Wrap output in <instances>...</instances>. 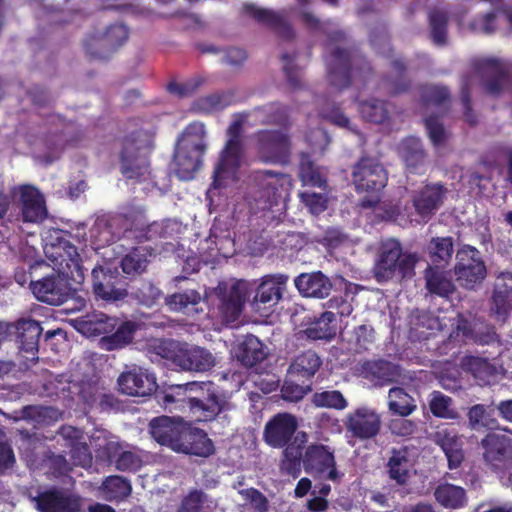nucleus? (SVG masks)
I'll return each mask as SVG.
<instances>
[{"instance_id":"obj_27","label":"nucleus","mask_w":512,"mask_h":512,"mask_svg":"<svg viewBox=\"0 0 512 512\" xmlns=\"http://www.w3.org/2000/svg\"><path fill=\"white\" fill-rule=\"evenodd\" d=\"M176 452L208 457L214 453V445L203 430L185 426Z\"/></svg>"},{"instance_id":"obj_22","label":"nucleus","mask_w":512,"mask_h":512,"mask_svg":"<svg viewBox=\"0 0 512 512\" xmlns=\"http://www.w3.org/2000/svg\"><path fill=\"white\" fill-rule=\"evenodd\" d=\"M149 426L150 433L155 441L176 452L185 429V423L182 417H156L150 421Z\"/></svg>"},{"instance_id":"obj_56","label":"nucleus","mask_w":512,"mask_h":512,"mask_svg":"<svg viewBox=\"0 0 512 512\" xmlns=\"http://www.w3.org/2000/svg\"><path fill=\"white\" fill-rule=\"evenodd\" d=\"M430 35L433 43L443 46L447 43L448 15L446 12L434 9L429 13Z\"/></svg>"},{"instance_id":"obj_15","label":"nucleus","mask_w":512,"mask_h":512,"mask_svg":"<svg viewBox=\"0 0 512 512\" xmlns=\"http://www.w3.org/2000/svg\"><path fill=\"white\" fill-rule=\"evenodd\" d=\"M39 512H79L81 498L64 488L50 487L33 498Z\"/></svg>"},{"instance_id":"obj_16","label":"nucleus","mask_w":512,"mask_h":512,"mask_svg":"<svg viewBox=\"0 0 512 512\" xmlns=\"http://www.w3.org/2000/svg\"><path fill=\"white\" fill-rule=\"evenodd\" d=\"M214 294L218 300L217 309L222 322L233 324L238 321L245 304V293L238 284L228 286L220 282L214 288Z\"/></svg>"},{"instance_id":"obj_40","label":"nucleus","mask_w":512,"mask_h":512,"mask_svg":"<svg viewBox=\"0 0 512 512\" xmlns=\"http://www.w3.org/2000/svg\"><path fill=\"white\" fill-rule=\"evenodd\" d=\"M15 327L20 349L27 353L37 352L42 334L39 322L32 319H21Z\"/></svg>"},{"instance_id":"obj_38","label":"nucleus","mask_w":512,"mask_h":512,"mask_svg":"<svg viewBox=\"0 0 512 512\" xmlns=\"http://www.w3.org/2000/svg\"><path fill=\"white\" fill-rule=\"evenodd\" d=\"M323 364L322 358L313 350H305L294 357L289 373L298 378L310 380Z\"/></svg>"},{"instance_id":"obj_64","label":"nucleus","mask_w":512,"mask_h":512,"mask_svg":"<svg viewBox=\"0 0 512 512\" xmlns=\"http://www.w3.org/2000/svg\"><path fill=\"white\" fill-rule=\"evenodd\" d=\"M394 70L398 73V78L388 82V93L397 95L408 91L410 88V80L404 75L406 71L405 63L402 60H395L392 62Z\"/></svg>"},{"instance_id":"obj_1","label":"nucleus","mask_w":512,"mask_h":512,"mask_svg":"<svg viewBox=\"0 0 512 512\" xmlns=\"http://www.w3.org/2000/svg\"><path fill=\"white\" fill-rule=\"evenodd\" d=\"M419 258L417 253L404 250L396 238L382 240L376 250L372 274L377 283L412 279Z\"/></svg>"},{"instance_id":"obj_21","label":"nucleus","mask_w":512,"mask_h":512,"mask_svg":"<svg viewBox=\"0 0 512 512\" xmlns=\"http://www.w3.org/2000/svg\"><path fill=\"white\" fill-rule=\"evenodd\" d=\"M19 204L21 218L25 223L39 224L48 216L44 196L32 185L19 187Z\"/></svg>"},{"instance_id":"obj_39","label":"nucleus","mask_w":512,"mask_h":512,"mask_svg":"<svg viewBox=\"0 0 512 512\" xmlns=\"http://www.w3.org/2000/svg\"><path fill=\"white\" fill-rule=\"evenodd\" d=\"M398 367L387 360H368L361 366L364 378L380 385L389 384L398 376Z\"/></svg>"},{"instance_id":"obj_35","label":"nucleus","mask_w":512,"mask_h":512,"mask_svg":"<svg viewBox=\"0 0 512 512\" xmlns=\"http://www.w3.org/2000/svg\"><path fill=\"white\" fill-rule=\"evenodd\" d=\"M242 152L241 140L229 139L221 153L220 159L213 173V184L216 186L219 179L225 173L235 172L240 166V157Z\"/></svg>"},{"instance_id":"obj_58","label":"nucleus","mask_w":512,"mask_h":512,"mask_svg":"<svg viewBox=\"0 0 512 512\" xmlns=\"http://www.w3.org/2000/svg\"><path fill=\"white\" fill-rule=\"evenodd\" d=\"M282 449H284V459L281 465L282 470H285L288 474L297 476V474L300 472V463L303 450L302 444H297L295 440L293 442L291 441L287 443V445Z\"/></svg>"},{"instance_id":"obj_7","label":"nucleus","mask_w":512,"mask_h":512,"mask_svg":"<svg viewBox=\"0 0 512 512\" xmlns=\"http://www.w3.org/2000/svg\"><path fill=\"white\" fill-rule=\"evenodd\" d=\"M188 412L197 422H209L220 413L232 409V404L221 394L217 386L211 382H192Z\"/></svg>"},{"instance_id":"obj_3","label":"nucleus","mask_w":512,"mask_h":512,"mask_svg":"<svg viewBox=\"0 0 512 512\" xmlns=\"http://www.w3.org/2000/svg\"><path fill=\"white\" fill-rule=\"evenodd\" d=\"M71 237L65 230L49 229L44 238V253L58 272L81 283L84 279L82 260L77 247L70 241Z\"/></svg>"},{"instance_id":"obj_14","label":"nucleus","mask_w":512,"mask_h":512,"mask_svg":"<svg viewBox=\"0 0 512 512\" xmlns=\"http://www.w3.org/2000/svg\"><path fill=\"white\" fill-rule=\"evenodd\" d=\"M297 428L298 421L293 414L279 412L266 422L263 441L271 448L281 449L292 441Z\"/></svg>"},{"instance_id":"obj_44","label":"nucleus","mask_w":512,"mask_h":512,"mask_svg":"<svg viewBox=\"0 0 512 512\" xmlns=\"http://www.w3.org/2000/svg\"><path fill=\"white\" fill-rule=\"evenodd\" d=\"M153 248L149 246L134 247L122 259L120 266L123 273L127 275H138L143 273L149 263V257L153 255Z\"/></svg>"},{"instance_id":"obj_25","label":"nucleus","mask_w":512,"mask_h":512,"mask_svg":"<svg viewBox=\"0 0 512 512\" xmlns=\"http://www.w3.org/2000/svg\"><path fill=\"white\" fill-rule=\"evenodd\" d=\"M491 311L505 320L512 311V273L501 272L495 279L491 297Z\"/></svg>"},{"instance_id":"obj_48","label":"nucleus","mask_w":512,"mask_h":512,"mask_svg":"<svg viewBox=\"0 0 512 512\" xmlns=\"http://www.w3.org/2000/svg\"><path fill=\"white\" fill-rule=\"evenodd\" d=\"M468 422L471 429L476 431L497 430L500 428L498 420L494 416V409L483 404L472 406L468 413Z\"/></svg>"},{"instance_id":"obj_33","label":"nucleus","mask_w":512,"mask_h":512,"mask_svg":"<svg viewBox=\"0 0 512 512\" xmlns=\"http://www.w3.org/2000/svg\"><path fill=\"white\" fill-rule=\"evenodd\" d=\"M457 329L467 340L479 345H489L498 341L494 326L481 319L472 321L462 319L459 321Z\"/></svg>"},{"instance_id":"obj_29","label":"nucleus","mask_w":512,"mask_h":512,"mask_svg":"<svg viewBox=\"0 0 512 512\" xmlns=\"http://www.w3.org/2000/svg\"><path fill=\"white\" fill-rule=\"evenodd\" d=\"M129 37L128 28L124 24L115 23L110 25L105 33L99 37H92L91 41L95 42L98 47L106 48L109 51H114L123 45ZM92 43L85 41L84 48L86 53L92 58H102V54L95 52L91 49Z\"/></svg>"},{"instance_id":"obj_51","label":"nucleus","mask_w":512,"mask_h":512,"mask_svg":"<svg viewBox=\"0 0 512 512\" xmlns=\"http://www.w3.org/2000/svg\"><path fill=\"white\" fill-rule=\"evenodd\" d=\"M101 489L105 498L109 501L124 500L132 492L130 481L118 475L108 476L103 481Z\"/></svg>"},{"instance_id":"obj_41","label":"nucleus","mask_w":512,"mask_h":512,"mask_svg":"<svg viewBox=\"0 0 512 512\" xmlns=\"http://www.w3.org/2000/svg\"><path fill=\"white\" fill-rule=\"evenodd\" d=\"M235 356L246 367H253L266 357L263 343L254 335H247L235 348Z\"/></svg>"},{"instance_id":"obj_2","label":"nucleus","mask_w":512,"mask_h":512,"mask_svg":"<svg viewBox=\"0 0 512 512\" xmlns=\"http://www.w3.org/2000/svg\"><path fill=\"white\" fill-rule=\"evenodd\" d=\"M327 80L335 89L341 91L352 82L366 85L373 74V69L366 57L354 46L335 47L326 59Z\"/></svg>"},{"instance_id":"obj_57","label":"nucleus","mask_w":512,"mask_h":512,"mask_svg":"<svg viewBox=\"0 0 512 512\" xmlns=\"http://www.w3.org/2000/svg\"><path fill=\"white\" fill-rule=\"evenodd\" d=\"M311 402L316 407L335 410H344L348 406V401L338 390L315 392L312 395Z\"/></svg>"},{"instance_id":"obj_46","label":"nucleus","mask_w":512,"mask_h":512,"mask_svg":"<svg viewBox=\"0 0 512 512\" xmlns=\"http://www.w3.org/2000/svg\"><path fill=\"white\" fill-rule=\"evenodd\" d=\"M390 106L388 101L371 98L359 103V112L367 122L384 124L390 120Z\"/></svg>"},{"instance_id":"obj_9","label":"nucleus","mask_w":512,"mask_h":512,"mask_svg":"<svg viewBox=\"0 0 512 512\" xmlns=\"http://www.w3.org/2000/svg\"><path fill=\"white\" fill-rule=\"evenodd\" d=\"M92 289L97 300L117 303L127 298L128 282L117 268L96 266L92 269Z\"/></svg>"},{"instance_id":"obj_49","label":"nucleus","mask_w":512,"mask_h":512,"mask_svg":"<svg viewBox=\"0 0 512 512\" xmlns=\"http://www.w3.org/2000/svg\"><path fill=\"white\" fill-rule=\"evenodd\" d=\"M201 300L200 293L190 289L170 295L166 303L171 310L190 315L199 311L198 305L201 303Z\"/></svg>"},{"instance_id":"obj_31","label":"nucleus","mask_w":512,"mask_h":512,"mask_svg":"<svg viewBox=\"0 0 512 512\" xmlns=\"http://www.w3.org/2000/svg\"><path fill=\"white\" fill-rule=\"evenodd\" d=\"M192 382L169 385L157 394L160 405L169 412L188 411Z\"/></svg>"},{"instance_id":"obj_11","label":"nucleus","mask_w":512,"mask_h":512,"mask_svg":"<svg viewBox=\"0 0 512 512\" xmlns=\"http://www.w3.org/2000/svg\"><path fill=\"white\" fill-rule=\"evenodd\" d=\"M456 258L454 273L462 287L473 289L485 279L486 266L476 248L469 245L463 246L457 252Z\"/></svg>"},{"instance_id":"obj_23","label":"nucleus","mask_w":512,"mask_h":512,"mask_svg":"<svg viewBox=\"0 0 512 512\" xmlns=\"http://www.w3.org/2000/svg\"><path fill=\"white\" fill-rule=\"evenodd\" d=\"M288 279V275L281 273L264 276L256 289L253 303L258 308H260V305L263 308H271L277 305L286 290Z\"/></svg>"},{"instance_id":"obj_32","label":"nucleus","mask_w":512,"mask_h":512,"mask_svg":"<svg viewBox=\"0 0 512 512\" xmlns=\"http://www.w3.org/2000/svg\"><path fill=\"white\" fill-rule=\"evenodd\" d=\"M399 155L403 159L409 173H424L426 152L419 138L410 136L403 139L399 145Z\"/></svg>"},{"instance_id":"obj_5","label":"nucleus","mask_w":512,"mask_h":512,"mask_svg":"<svg viewBox=\"0 0 512 512\" xmlns=\"http://www.w3.org/2000/svg\"><path fill=\"white\" fill-rule=\"evenodd\" d=\"M121 145L119 159L122 175L134 179L148 173L154 135L145 129H136L123 137Z\"/></svg>"},{"instance_id":"obj_24","label":"nucleus","mask_w":512,"mask_h":512,"mask_svg":"<svg viewBox=\"0 0 512 512\" xmlns=\"http://www.w3.org/2000/svg\"><path fill=\"white\" fill-rule=\"evenodd\" d=\"M484 460L495 472H499L512 459L508 440L504 436L488 433L482 440Z\"/></svg>"},{"instance_id":"obj_8","label":"nucleus","mask_w":512,"mask_h":512,"mask_svg":"<svg viewBox=\"0 0 512 512\" xmlns=\"http://www.w3.org/2000/svg\"><path fill=\"white\" fill-rule=\"evenodd\" d=\"M480 76L484 91L497 97L507 89L512 80V63L498 57H478L471 61Z\"/></svg>"},{"instance_id":"obj_62","label":"nucleus","mask_w":512,"mask_h":512,"mask_svg":"<svg viewBox=\"0 0 512 512\" xmlns=\"http://www.w3.org/2000/svg\"><path fill=\"white\" fill-rule=\"evenodd\" d=\"M421 96L425 103L441 106L450 101V91L446 86L427 85L421 90Z\"/></svg>"},{"instance_id":"obj_26","label":"nucleus","mask_w":512,"mask_h":512,"mask_svg":"<svg viewBox=\"0 0 512 512\" xmlns=\"http://www.w3.org/2000/svg\"><path fill=\"white\" fill-rule=\"evenodd\" d=\"M294 284L303 297L326 298L332 290L331 280L321 271L301 273L294 279Z\"/></svg>"},{"instance_id":"obj_50","label":"nucleus","mask_w":512,"mask_h":512,"mask_svg":"<svg viewBox=\"0 0 512 512\" xmlns=\"http://www.w3.org/2000/svg\"><path fill=\"white\" fill-rule=\"evenodd\" d=\"M426 288L431 294L448 297L455 291V286L444 272L437 267H429L425 272Z\"/></svg>"},{"instance_id":"obj_54","label":"nucleus","mask_w":512,"mask_h":512,"mask_svg":"<svg viewBox=\"0 0 512 512\" xmlns=\"http://www.w3.org/2000/svg\"><path fill=\"white\" fill-rule=\"evenodd\" d=\"M119 223L124 228V234L128 238L135 239L136 234H142L148 222L142 209H130L119 216Z\"/></svg>"},{"instance_id":"obj_36","label":"nucleus","mask_w":512,"mask_h":512,"mask_svg":"<svg viewBox=\"0 0 512 512\" xmlns=\"http://www.w3.org/2000/svg\"><path fill=\"white\" fill-rule=\"evenodd\" d=\"M412 462L408 447L393 448L387 463L388 475L399 485H405L410 477Z\"/></svg>"},{"instance_id":"obj_52","label":"nucleus","mask_w":512,"mask_h":512,"mask_svg":"<svg viewBox=\"0 0 512 512\" xmlns=\"http://www.w3.org/2000/svg\"><path fill=\"white\" fill-rule=\"evenodd\" d=\"M388 398V407L393 414L406 417L416 409L414 399L402 387L391 388Z\"/></svg>"},{"instance_id":"obj_34","label":"nucleus","mask_w":512,"mask_h":512,"mask_svg":"<svg viewBox=\"0 0 512 512\" xmlns=\"http://www.w3.org/2000/svg\"><path fill=\"white\" fill-rule=\"evenodd\" d=\"M336 317L332 311H325L319 317L308 320L303 334L311 340L330 341L336 336Z\"/></svg>"},{"instance_id":"obj_10","label":"nucleus","mask_w":512,"mask_h":512,"mask_svg":"<svg viewBox=\"0 0 512 512\" xmlns=\"http://www.w3.org/2000/svg\"><path fill=\"white\" fill-rule=\"evenodd\" d=\"M259 158L265 163L287 164L291 154V139L287 132L262 129L254 133Z\"/></svg>"},{"instance_id":"obj_42","label":"nucleus","mask_w":512,"mask_h":512,"mask_svg":"<svg viewBox=\"0 0 512 512\" xmlns=\"http://www.w3.org/2000/svg\"><path fill=\"white\" fill-rule=\"evenodd\" d=\"M137 329L138 324L134 321L118 322L115 330L110 335L101 338V345L108 351L124 348L132 343Z\"/></svg>"},{"instance_id":"obj_55","label":"nucleus","mask_w":512,"mask_h":512,"mask_svg":"<svg viewBox=\"0 0 512 512\" xmlns=\"http://www.w3.org/2000/svg\"><path fill=\"white\" fill-rule=\"evenodd\" d=\"M299 178L304 185L322 188L326 184L325 178L319 168L310 159L308 154H302L299 163Z\"/></svg>"},{"instance_id":"obj_19","label":"nucleus","mask_w":512,"mask_h":512,"mask_svg":"<svg viewBox=\"0 0 512 512\" xmlns=\"http://www.w3.org/2000/svg\"><path fill=\"white\" fill-rule=\"evenodd\" d=\"M347 430L361 440L376 437L381 429L380 415L368 407H359L347 416Z\"/></svg>"},{"instance_id":"obj_13","label":"nucleus","mask_w":512,"mask_h":512,"mask_svg":"<svg viewBox=\"0 0 512 512\" xmlns=\"http://www.w3.org/2000/svg\"><path fill=\"white\" fill-rule=\"evenodd\" d=\"M68 278L57 271L37 281H31L30 288L34 296L41 302L49 305H61L73 294V289Z\"/></svg>"},{"instance_id":"obj_17","label":"nucleus","mask_w":512,"mask_h":512,"mask_svg":"<svg viewBox=\"0 0 512 512\" xmlns=\"http://www.w3.org/2000/svg\"><path fill=\"white\" fill-rule=\"evenodd\" d=\"M117 383L121 393L134 397L150 396L158 387L155 375L139 366L122 372Z\"/></svg>"},{"instance_id":"obj_45","label":"nucleus","mask_w":512,"mask_h":512,"mask_svg":"<svg viewBox=\"0 0 512 512\" xmlns=\"http://www.w3.org/2000/svg\"><path fill=\"white\" fill-rule=\"evenodd\" d=\"M255 111L262 117L263 124L276 125L283 129L291 126L289 107L282 103L271 102L255 108Z\"/></svg>"},{"instance_id":"obj_4","label":"nucleus","mask_w":512,"mask_h":512,"mask_svg":"<svg viewBox=\"0 0 512 512\" xmlns=\"http://www.w3.org/2000/svg\"><path fill=\"white\" fill-rule=\"evenodd\" d=\"M207 149L206 130L202 123L189 124L174 151L175 174L181 180H191L200 169Z\"/></svg>"},{"instance_id":"obj_43","label":"nucleus","mask_w":512,"mask_h":512,"mask_svg":"<svg viewBox=\"0 0 512 512\" xmlns=\"http://www.w3.org/2000/svg\"><path fill=\"white\" fill-rule=\"evenodd\" d=\"M434 497L447 509H461L468 502L465 489L450 483L439 484L434 490Z\"/></svg>"},{"instance_id":"obj_59","label":"nucleus","mask_w":512,"mask_h":512,"mask_svg":"<svg viewBox=\"0 0 512 512\" xmlns=\"http://www.w3.org/2000/svg\"><path fill=\"white\" fill-rule=\"evenodd\" d=\"M472 76L464 75L461 78L460 100L463 106V116L470 125L477 124V116L473 111L471 103Z\"/></svg>"},{"instance_id":"obj_28","label":"nucleus","mask_w":512,"mask_h":512,"mask_svg":"<svg viewBox=\"0 0 512 512\" xmlns=\"http://www.w3.org/2000/svg\"><path fill=\"white\" fill-rule=\"evenodd\" d=\"M215 365V358L205 348L192 347L190 349H179L176 358V366L182 370L206 372Z\"/></svg>"},{"instance_id":"obj_6","label":"nucleus","mask_w":512,"mask_h":512,"mask_svg":"<svg viewBox=\"0 0 512 512\" xmlns=\"http://www.w3.org/2000/svg\"><path fill=\"white\" fill-rule=\"evenodd\" d=\"M357 192L373 193L360 201L362 208H374L380 202L379 193L388 182V172L380 161L372 156H362L354 165L351 173Z\"/></svg>"},{"instance_id":"obj_47","label":"nucleus","mask_w":512,"mask_h":512,"mask_svg":"<svg viewBox=\"0 0 512 512\" xmlns=\"http://www.w3.org/2000/svg\"><path fill=\"white\" fill-rule=\"evenodd\" d=\"M427 252L430 261L435 267H445L451 260L454 252L452 237H433L428 243Z\"/></svg>"},{"instance_id":"obj_63","label":"nucleus","mask_w":512,"mask_h":512,"mask_svg":"<svg viewBox=\"0 0 512 512\" xmlns=\"http://www.w3.org/2000/svg\"><path fill=\"white\" fill-rule=\"evenodd\" d=\"M57 434L66 441L65 446L68 449L76 448L85 454L87 444L82 442L83 431L81 429L70 425H62L58 429Z\"/></svg>"},{"instance_id":"obj_61","label":"nucleus","mask_w":512,"mask_h":512,"mask_svg":"<svg viewBox=\"0 0 512 512\" xmlns=\"http://www.w3.org/2000/svg\"><path fill=\"white\" fill-rule=\"evenodd\" d=\"M138 302L144 306L151 307L161 298V290L148 281L141 282L140 286L132 292Z\"/></svg>"},{"instance_id":"obj_37","label":"nucleus","mask_w":512,"mask_h":512,"mask_svg":"<svg viewBox=\"0 0 512 512\" xmlns=\"http://www.w3.org/2000/svg\"><path fill=\"white\" fill-rule=\"evenodd\" d=\"M461 369L471 374L480 385H488L495 378L497 369L487 359L466 355L460 361Z\"/></svg>"},{"instance_id":"obj_20","label":"nucleus","mask_w":512,"mask_h":512,"mask_svg":"<svg viewBox=\"0 0 512 512\" xmlns=\"http://www.w3.org/2000/svg\"><path fill=\"white\" fill-rule=\"evenodd\" d=\"M244 14L263 25L285 40H291L295 32L284 15L271 9L258 7L253 3H246L242 7Z\"/></svg>"},{"instance_id":"obj_18","label":"nucleus","mask_w":512,"mask_h":512,"mask_svg":"<svg viewBox=\"0 0 512 512\" xmlns=\"http://www.w3.org/2000/svg\"><path fill=\"white\" fill-rule=\"evenodd\" d=\"M303 463L306 471H315L318 474L327 473L328 480H340L341 474L337 471L334 452L323 444H313L306 448Z\"/></svg>"},{"instance_id":"obj_53","label":"nucleus","mask_w":512,"mask_h":512,"mask_svg":"<svg viewBox=\"0 0 512 512\" xmlns=\"http://www.w3.org/2000/svg\"><path fill=\"white\" fill-rule=\"evenodd\" d=\"M234 94L231 92H216L207 96L198 98L194 102V109L202 113H210L222 110L232 105Z\"/></svg>"},{"instance_id":"obj_30","label":"nucleus","mask_w":512,"mask_h":512,"mask_svg":"<svg viewBox=\"0 0 512 512\" xmlns=\"http://www.w3.org/2000/svg\"><path fill=\"white\" fill-rule=\"evenodd\" d=\"M434 441L443 450L449 469L459 468L464 460L461 437L454 430L442 429L435 433Z\"/></svg>"},{"instance_id":"obj_60","label":"nucleus","mask_w":512,"mask_h":512,"mask_svg":"<svg viewBox=\"0 0 512 512\" xmlns=\"http://www.w3.org/2000/svg\"><path fill=\"white\" fill-rule=\"evenodd\" d=\"M118 324V319L101 314L95 320L83 322V328L93 335H110Z\"/></svg>"},{"instance_id":"obj_12","label":"nucleus","mask_w":512,"mask_h":512,"mask_svg":"<svg viewBox=\"0 0 512 512\" xmlns=\"http://www.w3.org/2000/svg\"><path fill=\"white\" fill-rule=\"evenodd\" d=\"M448 189L442 182L426 183L411 195V203L421 221L427 223L443 206Z\"/></svg>"}]
</instances>
